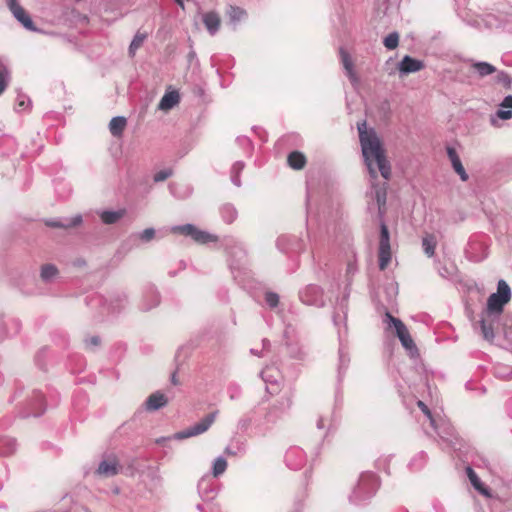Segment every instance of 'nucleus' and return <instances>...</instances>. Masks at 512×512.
I'll return each instance as SVG.
<instances>
[{"label": "nucleus", "mask_w": 512, "mask_h": 512, "mask_svg": "<svg viewBox=\"0 0 512 512\" xmlns=\"http://www.w3.org/2000/svg\"><path fill=\"white\" fill-rule=\"evenodd\" d=\"M511 300V289L504 280H499L497 292L487 299L486 309L480 320V328L485 340L492 341L495 337L493 323L503 313L504 306Z\"/></svg>", "instance_id": "f03ea898"}, {"label": "nucleus", "mask_w": 512, "mask_h": 512, "mask_svg": "<svg viewBox=\"0 0 512 512\" xmlns=\"http://www.w3.org/2000/svg\"><path fill=\"white\" fill-rule=\"evenodd\" d=\"M426 461L427 455L425 452L421 451L411 459V461L409 462V467L413 471L420 470L424 467Z\"/></svg>", "instance_id": "49530a36"}, {"label": "nucleus", "mask_w": 512, "mask_h": 512, "mask_svg": "<svg viewBox=\"0 0 512 512\" xmlns=\"http://www.w3.org/2000/svg\"><path fill=\"white\" fill-rule=\"evenodd\" d=\"M93 302L103 303L102 312L107 314H117L121 312L127 305V296L124 292H115L109 295L108 298L102 296H95L91 299Z\"/></svg>", "instance_id": "423d86ee"}, {"label": "nucleus", "mask_w": 512, "mask_h": 512, "mask_svg": "<svg viewBox=\"0 0 512 512\" xmlns=\"http://www.w3.org/2000/svg\"><path fill=\"white\" fill-rule=\"evenodd\" d=\"M300 301L308 306L321 308L325 305L323 289L315 284H309L299 291Z\"/></svg>", "instance_id": "6e6552de"}, {"label": "nucleus", "mask_w": 512, "mask_h": 512, "mask_svg": "<svg viewBox=\"0 0 512 512\" xmlns=\"http://www.w3.org/2000/svg\"><path fill=\"white\" fill-rule=\"evenodd\" d=\"M385 322L389 327H393L395 329V334L400 340L402 346L408 352L411 357H415L419 355L418 348L414 343L407 327L405 324L398 318H395L390 313H386Z\"/></svg>", "instance_id": "39448f33"}, {"label": "nucleus", "mask_w": 512, "mask_h": 512, "mask_svg": "<svg viewBox=\"0 0 512 512\" xmlns=\"http://www.w3.org/2000/svg\"><path fill=\"white\" fill-rule=\"evenodd\" d=\"M217 414H218V411H214V412L206 415L203 419H201L199 422L195 423L194 425H192L182 431L177 432L174 435V439L183 440V439L194 437V436H197V435H200V434L206 432L211 427L213 422L215 421Z\"/></svg>", "instance_id": "0eeeda50"}, {"label": "nucleus", "mask_w": 512, "mask_h": 512, "mask_svg": "<svg viewBox=\"0 0 512 512\" xmlns=\"http://www.w3.org/2000/svg\"><path fill=\"white\" fill-rule=\"evenodd\" d=\"M174 233H179L192 238L195 242L205 244L216 240V237L206 231L200 230L192 224L178 225L171 229Z\"/></svg>", "instance_id": "1a4fd4ad"}, {"label": "nucleus", "mask_w": 512, "mask_h": 512, "mask_svg": "<svg viewBox=\"0 0 512 512\" xmlns=\"http://www.w3.org/2000/svg\"><path fill=\"white\" fill-rule=\"evenodd\" d=\"M276 244L284 252H296L300 248V243L294 236L282 235L277 239Z\"/></svg>", "instance_id": "bb28decb"}, {"label": "nucleus", "mask_w": 512, "mask_h": 512, "mask_svg": "<svg viewBox=\"0 0 512 512\" xmlns=\"http://www.w3.org/2000/svg\"><path fill=\"white\" fill-rule=\"evenodd\" d=\"M260 376L266 383V391L270 394L275 393L279 387L280 372L278 369L267 366L260 372Z\"/></svg>", "instance_id": "2eb2a0df"}, {"label": "nucleus", "mask_w": 512, "mask_h": 512, "mask_svg": "<svg viewBox=\"0 0 512 512\" xmlns=\"http://www.w3.org/2000/svg\"><path fill=\"white\" fill-rule=\"evenodd\" d=\"M32 102L31 99L22 93H18L15 103V110L16 112H26L29 111L31 108Z\"/></svg>", "instance_id": "37998d69"}, {"label": "nucleus", "mask_w": 512, "mask_h": 512, "mask_svg": "<svg viewBox=\"0 0 512 512\" xmlns=\"http://www.w3.org/2000/svg\"><path fill=\"white\" fill-rule=\"evenodd\" d=\"M125 213L126 211L124 209H119L117 211L102 210L98 212V215L104 224L111 225L122 219Z\"/></svg>", "instance_id": "c756f323"}, {"label": "nucleus", "mask_w": 512, "mask_h": 512, "mask_svg": "<svg viewBox=\"0 0 512 512\" xmlns=\"http://www.w3.org/2000/svg\"><path fill=\"white\" fill-rule=\"evenodd\" d=\"M466 473L470 480V483L479 493H481L482 495H484L486 497L491 496L490 490L486 486L483 485L480 478L477 476L476 472L471 467L468 466L466 468Z\"/></svg>", "instance_id": "7c9ffc66"}, {"label": "nucleus", "mask_w": 512, "mask_h": 512, "mask_svg": "<svg viewBox=\"0 0 512 512\" xmlns=\"http://www.w3.org/2000/svg\"><path fill=\"white\" fill-rule=\"evenodd\" d=\"M284 338L286 345H288V342L294 343L295 341H298L297 331L292 325H287L285 327Z\"/></svg>", "instance_id": "864d4df0"}, {"label": "nucleus", "mask_w": 512, "mask_h": 512, "mask_svg": "<svg viewBox=\"0 0 512 512\" xmlns=\"http://www.w3.org/2000/svg\"><path fill=\"white\" fill-rule=\"evenodd\" d=\"M236 142L241 148H243V150L247 156L252 155L253 144H252V141L248 137L239 136V137H237Z\"/></svg>", "instance_id": "3c124183"}, {"label": "nucleus", "mask_w": 512, "mask_h": 512, "mask_svg": "<svg viewBox=\"0 0 512 512\" xmlns=\"http://www.w3.org/2000/svg\"><path fill=\"white\" fill-rule=\"evenodd\" d=\"M424 67L425 65L423 61L412 58L409 55L404 56L403 59L398 63V70L400 74L403 75L418 72Z\"/></svg>", "instance_id": "412c9836"}, {"label": "nucleus", "mask_w": 512, "mask_h": 512, "mask_svg": "<svg viewBox=\"0 0 512 512\" xmlns=\"http://www.w3.org/2000/svg\"><path fill=\"white\" fill-rule=\"evenodd\" d=\"M82 223V216L77 214L71 218L51 219L46 221V225L53 228H71Z\"/></svg>", "instance_id": "393cba45"}, {"label": "nucleus", "mask_w": 512, "mask_h": 512, "mask_svg": "<svg viewBox=\"0 0 512 512\" xmlns=\"http://www.w3.org/2000/svg\"><path fill=\"white\" fill-rule=\"evenodd\" d=\"M245 453V443L240 440H235L231 442L225 448V454L228 456H238L243 455Z\"/></svg>", "instance_id": "a19ab883"}, {"label": "nucleus", "mask_w": 512, "mask_h": 512, "mask_svg": "<svg viewBox=\"0 0 512 512\" xmlns=\"http://www.w3.org/2000/svg\"><path fill=\"white\" fill-rule=\"evenodd\" d=\"M339 54L346 76L349 78L353 86H357L359 83V78L354 70V63L350 54L343 47L339 49Z\"/></svg>", "instance_id": "6ab92c4d"}, {"label": "nucleus", "mask_w": 512, "mask_h": 512, "mask_svg": "<svg viewBox=\"0 0 512 512\" xmlns=\"http://www.w3.org/2000/svg\"><path fill=\"white\" fill-rule=\"evenodd\" d=\"M471 67L480 77H485L496 72V67L484 61H472Z\"/></svg>", "instance_id": "72a5a7b5"}, {"label": "nucleus", "mask_w": 512, "mask_h": 512, "mask_svg": "<svg viewBox=\"0 0 512 512\" xmlns=\"http://www.w3.org/2000/svg\"><path fill=\"white\" fill-rule=\"evenodd\" d=\"M447 155L454 171L459 175L460 179L462 181H467L468 174L462 165L461 159L457 154V151L453 147H447Z\"/></svg>", "instance_id": "4be33fe9"}, {"label": "nucleus", "mask_w": 512, "mask_h": 512, "mask_svg": "<svg viewBox=\"0 0 512 512\" xmlns=\"http://www.w3.org/2000/svg\"><path fill=\"white\" fill-rule=\"evenodd\" d=\"M172 175L171 169H163L154 174L153 179L155 182H161L166 180Z\"/></svg>", "instance_id": "052dcab7"}, {"label": "nucleus", "mask_w": 512, "mask_h": 512, "mask_svg": "<svg viewBox=\"0 0 512 512\" xmlns=\"http://www.w3.org/2000/svg\"><path fill=\"white\" fill-rule=\"evenodd\" d=\"M227 394L231 400H237L242 394L241 386L235 382L227 386Z\"/></svg>", "instance_id": "603ef678"}, {"label": "nucleus", "mask_w": 512, "mask_h": 512, "mask_svg": "<svg viewBox=\"0 0 512 512\" xmlns=\"http://www.w3.org/2000/svg\"><path fill=\"white\" fill-rule=\"evenodd\" d=\"M202 21L210 35H215L218 32L221 20L217 12L209 11L204 13L202 15Z\"/></svg>", "instance_id": "5701e85b"}, {"label": "nucleus", "mask_w": 512, "mask_h": 512, "mask_svg": "<svg viewBox=\"0 0 512 512\" xmlns=\"http://www.w3.org/2000/svg\"><path fill=\"white\" fill-rule=\"evenodd\" d=\"M147 36H148L147 33L140 32V31H138L134 35V37H133V39H132V41H131V43L129 45V49H128L129 56H131V57L135 56L136 51L143 45V43L146 40Z\"/></svg>", "instance_id": "58836bf2"}, {"label": "nucleus", "mask_w": 512, "mask_h": 512, "mask_svg": "<svg viewBox=\"0 0 512 512\" xmlns=\"http://www.w3.org/2000/svg\"><path fill=\"white\" fill-rule=\"evenodd\" d=\"M244 167H245L244 162H242V161L235 162L231 168V174L240 175V173L242 172Z\"/></svg>", "instance_id": "0e129e2a"}, {"label": "nucleus", "mask_w": 512, "mask_h": 512, "mask_svg": "<svg viewBox=\"0 0 512 512\" xmlns=\"http://www.w3.org/2000/svg\"><path fill=\"white\" fill-rule=\"evenodd\" d=\"M265 302L270 308L277 307L279 303V296L274 292H266L265 293Z\"/></svg>", "instance_id": "13d9d810"}, {"label": "nucleus", "mask_w": 512, "mask_h": 512, "mask_svg": "<svg viewBox=\"0 0 512 512\" xmlns=\"http://www.w3.org/2000/svg\"><path fill=\"white\" fill-rule=\"evenodd\" d=\"M512 119V95H507L500 102L497 111L490 115V124L493 127H500L499 120Z\"/></svg>", "instance_id": "f8f14e48"}, {"label": "nucleus", "mask_w": 512, "mask_h": 512, "mask_svg": "<svg viewBox=\"0 0 512 512\" xmlns=\"http://www.w3.org/2000/svg\"><path fill=\"white\" fill-rule=\"evenodd\" d=\"M422 247L425 252V254L428 257H432L435 253L436 248V239L433 235H427L422 240Z\"/></svg>", "instance_id": "de8ad7c7"}, {"label": "nucleus", "mask_w": 512, "mask_h": 512, "mask_svg": "<svg viewBox=\"0 0 512 512\" xmlns=\"http://www.w3.org/2000/svg\"><path fill=\"white\" fill-rule=\"evenodd\" d=\"M180 101V95L177 91L166 92L161 98L158 109L162 111H168L175 107Z\"/></svg>", "instance_id": "cd10ccee"}, {"label": "nucleus", "mask_w": 512, "mask_h": 512, "mask_svg": "<svg viewBox=\"0 0 512 512\" xmlns=\"http://www.w3.org/2000/svg\"><path fill=\"white\" fill-rule=\"evenodd\" d=\"M168 403L167 397L157 391L155 393H152L147 400L145 401V407L148 411H156L164 406H166Z\"/></svg>", "instance_id": "a878e982"}, {"label": "nucleus", "mask_w": 512, "mask_h": 512, "mask_svg": "<svg viewBox=\"0 0 512 512\" xmlns=\"http://www.w3.org/2000/svg\"><path fill=\"white\" fill-rule=\"evenodd\" d=\"M44 411L45 403L43 394L38 390H34L31 398L27 402V408L21 412V415L24 418L30 416L39 417L44 413Z\"/></svg>", "instance_id": "9b49d317"}, {"label": "nucleus", "mask_w": 512, "mask_h": 512, "mask_svg": "<svg viewBox=\"0 0 512 512\" xmlns=\"http://www.w3.org/2000/svg\"><path fill=\"white\" fill-rule=\"evenodd\" d=\"M228 463L223 456L217 457L212 464V475L217 478L221 476L227 469Z\"/></svg>", "instance_id": "c03bdc74"}, {"label": "nucleus", "mask_w": 512, "mask_h": 512, "mask_svg": "<svg viewBox=\"0 0 512 512\" xmlns=\"http://www.w3.org/2000/svg\"><path fill=\"white\" fill-rule=\"evenodd\" d=\"M285 462L290 469L299 470L306 463V454L300 447H290L286 451Z\"/></svg>", "instance_id": "ddd939ff"}, {"label": "nucleus", "mask_w": 512, "mask_h": 512, "mask_svg": "<svg viewBox=\"0 0 512 512\" xmlns=\"http://www.w3.org/2000/svg\"><path fill=\"white\" fill-rule=\"evenodd\" d=\"M292 404L291 395L286 393L281 397L276 404H274L271 409L267 413V419L269 421H275L277 418L281 417L286 411L289 410Z\"/></svg>", "instance_id": "f3484780"}, {"label": "nucleus", "mask_w": 512, "mask_h": 512, "mask_svg": "<svg viewBox=\"0 0 512 512\" xmlns=\"http://www.w3.org/2000/svg\"><path fill=\"white\" fill-rule=\"evenodd\" d=\"M383 44L384 46L388 49V50H393L395 48H397L398 44H399V34L397 32H391L389 33L385 38H384V41H383Z\"/></svg>", "instance_id": "09e8293b"}, {"label": "nucleus", "mask_w": 512, "mask_h": 512, "mask_svg": "<svg viewBox=\"0 0 512 512\" xmlns=\"http://www.w3.org/2000/svg\"><path fill=\"white\" fill-rule=\"evenodd\" d=\"M262 344H263V349L266 350L270 346V341L268 339H263Z\"/></svg>", "instance_id": "774afa93"}, {"label": "nucleus", "mask_w": 512, "mask_h": 512, "mask_svg": "<svg viewBox=\"0 0 512 512\" xmlns=\"http://www.w3.org/2000/svg\"><path fill=\"white\" fill-rule=\"evenodd\" d=\"M225 247L230 255L238 257L239 259L245 255V250L242 243L238 242L232 237L225 239Z\"/></svg>", "instance_id": "473e14b6"}, {"label": "nucleus", "mask_w": 512, "mask_h": 512, "mask_svg": "<svg viewBox=\"0 0 512 512\" xmlns=\"http://www.w3.org/2000/svg\"><path fill=\"white\" fill-rule=\"evenodd\" d=\"M11 80L10 70L3 59L0 58V96L5 92Z\"/></svg>", "instance_id": "e433bc0d"}, {"label": "nucleus", "mask_w": 512, "mask_h": 512, "mask_svg": "<svg viewBox=\"0 0 512 512\" xmlns=\"http://www.w3.org/2000/svg\"><path fill=\"white\" fill-rule=\"evenodd\" d=\"M17 449V442L9 436L0 437V456L12 455Z\"/></svg>", "instance_id": "2f4dec72"}, {"label": "nucleus", "mask_w": 512, "mask_h": 512, "mask_svg": "<svg viewBox=\"0 0 512 512\" xmlns=\"http://www.w3.org/2000/svg\"><path fill=\"white\" fill-rule=\"evenodd\" d=\"M288 165L294 170H301L306 165V157L299 151L289 153L287 157Z\"/></svg>", "instance_id": "f704fd0d"}, {"label": "nucleus", "mask_w": 512, "mask_h": 512, "mask_svg": "<svg viewBox=\"0 0 512 512\" xmlns=\"http://www.w3.org/2000/svg\"><path fill=\"white\" fill-rule=\"evenodd\" d=\"M198 493L204 501H211L217 495V484L210 476L202 477L198 482Z\"/></svg>", "instance_id": "4468645a"}, {"label": "nucleus", "mask_w": 512, "mask_h": 512, "mask_svg": "<svg viewBox=\"0 0 512 512\" xmlns=\"http://www.w3.org/2000/svg\"><path fill=\"white\" fill-rule=\"evenodd\" d=\"M58 275V269L54 264H45L41 267L40 277L44 282H50Z\"/></svg>", "instance_id": "79ce46f5"}, {"label": "nucleus", "mask_w": 512, "mask_h": 512, "mask_svg": "<svg viewBox=\"0 0 512 512\" xmlns=\"http://www.w3.org/2000/svg\"><path fill=\"white\" fill-rule=\"evenodd\" d=\"M431 427L442 440L448 443L452 444L456 438L452 424L444 418L436 417V425Z\"/></svg>", "instance_id": "dca6fc26"}, {"label": "nucleus", "mask_w": 512, "mask_h": 512, "mask_svg": "<svg viewBox=\"0 0 512 512\" xmlns=\"http://www.w3.org/2000/svg\"><path fill=\"white\" fill-rule=\"evenodd\" d=\"M287 347L292 358L298 360H303L306 358L307 351L302 345H299L298 341H295L294 343L288 342Z\"/></svg>", "instance_id": "ea45409f"}, {"label": "nucleus", "mask_w": 512, "mask_h": 512, "mask_svg": "<svg viewBox=\"0 0 512 512\" xmlns=\"http://www.w3.org/2000/svg\"><path fill=\"white\" fill-rule=\"evenodd\" d=\"M252 419L248 416L241 417L237 422V429L241 432L246 431L251 425Z\"/></svg>", "instance_id": "bf43d9fd"}, {"label": "nucleus", "mask_w": 512, "mask_h": 512, "mask_svg": "<svg viewBox=\"0 0 512 512\" xmlns=\"http://www.w3.org/2000/svg\"><path fill=\"white\" fill-rule=\"evenodd\" d=\"M21 328V324L16 319H7V320H1L0 321V340L16 335Z\"/></svg>", "instance_id": "b1692460"}, {"label": "nucleus", "mask_w": 512, "mask_h": 512, "mask_svg": "<svg viewBox=\"0 0 512 512\" xmlns=\"http://www.w3.org/2000/svg\"><path fill=\"white\" fill-rule=\"evenodd\" d=\"M418 407L421 409V411L426 415L428 418L430 425H436V417H434L430 411V409L427 407V405L423 401L417 402Z\"/></svg>", "instance_id": "4d7b16f0"}, {"label": "nucleus", "mask_w": 512, "mask_h": 512, "mask_svg": "<svg viewBox=\"0 0 512 512\" xmlns=\"http://www.w3.org/2000/svg\"><path fill=\"white\" fill-rule=\"evenodd\" d=\"M231 181L235 186H237V187L241 186L240 175L231 174Z\"/></svg>", "instance_id": "69168bd1"}, {"label": "nucleus", "mask_w": 512, "mask_h": 512, "mask_svg": "<svg viewBox=\"0 0 512 512\" xmlns=\"http://www.w3.org/2000/svg\"><path fill=\"white\" fill-rule=\"evenodd\" d=\"M359 139L364 162L371 178V191L367 209L370 213L377 214L379 220L380 235L378 258L380 270H385L392 259L390 246V233L384 221L386 213L387 180L391 176V166L386 158L385 150L376 132L366 130V123L358 124Z\"/></svg>", "instance_id": "f257e3e1"}, {"label": "nucleus", "mask_w": 512, "mask_h": 512, "mask_svg": "<svg viewBox=\"0 0 512 512\" xmlns=\"http://www.w3.org/2000/svg\"><path fill=\"white\" fill-rule=\"evenodd\" d=\"M170 192L177 198H186L191 194V189L188 186L171 183L169 185Z\"/></svg>", "instance_id": "a18cd8bd"}, {"label": "nucleus", "mask_w": 512, "mask_h": 512, "mask_svg": "<svg viewBox=\"0 0 512 512\" xmlns=\"http://www.w3.org/2000/svg\"><path fill=\"white\" fill-rule=\"evenodd\" d=\"M156 235V231L154 228H146L145 230H143L142 232L138 233L137 234V237L142 241V242H150Z\"/></svg>", "instance_id": "5fc2aeb1"}, {"label": "nucleus", "mask_w": 512, "mask_h": 512, "mask_svg": "<svg viewBox=\"0 0 512 512\" xmlns=\"http://www.w3.org/2000/svg\"><path fill=\"white\" fill-rule=\"evenodd\" d=\"M316 426L319 430H324L326 428L329 430L331 428L330 420L328 417L320 416L316 422Z\"/></svg>", "instance_id": "e2e57ef3"}, {"label": "nucleus", "mask_w": 512, "mask_h": 512, "mask_svg": "<svg viewBox=\"0 0 512 512\" xmlns=\"http://www.w3.org/2000/svg\"><path fill=\"white\" fill-rule=\"evenodd\" d=\"M227 14L231 20V22H238L240 21L241 19H243V17L245 16V11L240 8V7H236V6H230L229 9L227 10Z\"/></svg>", "instance_id": "8fccbe9b"}, {"label": "nucleus", "mask_w": 512, "mask_h": 512, "mask_svg": "<svg viewBox=\"0 0 512 512\" xmlns=\"http://www.w3.org/2000/svg\"><path fill=\"white\" fill-rule=\"evenodd\" d=\"M379 485V479L376 474L372 472L362 473L349 497L350 502L360 504L370 499L375 495Z\"/></svg>", "instance_id": "7ed1b4c3"}, {"label": "nucleus", "mask_w": 512, "mask_h": 512, "mask_svg": "<svg viewBox=\"0 0 512 512\" xmlns=\"http://www.w3.org/2000/svg\"><path fill=\"white\" fill-rule=\"evenodd\" d=\"M160 303V295L154 286H148L144 290L140 309L142 311H149L157 307Z\"/></svg>", "instance_id": "a211bd4d"}, {"label": "nucleus", "mask_w": 512, "mask_h": 512, "mask_svg": "<svg viewBox=\"0 0 512 512\" xmlns=\"http://www.w3.org/2000/svg\"><path fill=\"white\" fill-rule=\"evenodd\" d=\"M220 215L227 224L233 223L238 217V211L232 204H224L220 208Z\"/></svg>", "instance_id": "4c0bfd02"}, {"label": "nucleus", "mask_w": 512, "mask_h": 512, "mask_svg": "<svg viewBox=\"0 0 512 512\" xmlns=\"http://www.w3.org/2000/svg\"><path fill=\"white\" fill-rule=\"evenodd\" d=\"M6 6L12 13L14 18L23 25V27L29 31H35L36 27L31 17L21 6L20 0H5Z\"/></svg>", "instance_id": "9d476101"}, {"label": "nucleus", "mask_w": 512, "mask_h": 512, "mask_svg": "<svg viewBox=\"0 0 512 512\" xmlns=\"http://www.w3.org/2000/svg\"><path fill=\"white\" fill-rule=\"evenodd\" d=\"M349 363H350V357L348 355V352L345 349V347L342 346V344H340L339 363H338V368H337V379H338L339 383L342 382L345 372L348 369Z\"/></svg>", "instance_id": "c85d7f7f"}, {"label": "nucleus", "mask_w": 512, "mask_h": 512, "mask_svg": "<svg viewBox=\"0 0 512 512\" xmlns=\"http://www.w3.org/2000/svg\"><path fill=\"white\" fill-rule=\"evenodd\" d=\"M194 59H196V53H195V51L192 50L188 54V60H189V62H192Z\"/></svg>", "instance_id": "338daca9"}, {"label": "nucleus", "mask_w": 512, "mask_h": 512, "mask_svg": "<svg viewBox=\"0 0 512 512\" xmlns=\"http://www.w3.org/2000/svg\"><path fill=\"white\" fill-rule=\"evenodd\" d=\"M496 81L499 83V84H502L505 88H510L511 87V84H512V79L511 77L509 76V74H507L506 72L504 71H500L497 75H496Z\"/></svg>", "instance_id": "6e6d98bb"}, {"label": "nucleus", "mask_w": 512, "mask_h": 512, "mask_svg": "<svg viewBox=\"0 0 512 512\" xmlns=\"http://www.w3.org/2000/svg\"><path fill=\"white\" fill-rule=\"evenodd\" d=\"M86 348H96L100 345V338L98 336H91L84 340Z\"/></svg>", "instance_id": "680f3d73"}, {"label": "nucleus", "mask_w": 512, "mask_h": 512, "mask_svg": "<svg viewBox=\"0 0 512 512\" xmlns=\"http://www.w3.org/2000/svg\"><path fill=\"white\" fill-rule=\"evenodd\" d=\"M120 465L115 456H110L107 459H103L96 470L97 474L112 477L119 473Z\"/></svg>", "instance_id": "aec40b11"}, {"label": "nucleus", "mask_w": 512, "mask_h": 512, "mask_svg": "<svg viewBox=\"0 0 512 512\" xmlns=\"http://www.w3.org/2000/svg\"><path fill=\"white\" fill-rule=\"evenodd\" d=\"M126 125H127V120L125 117H123V116L113 117L109 123L110 133L114 137H119L122 135Z\"/></svg>", "instance_id": "c9c22d12"}, {"label": "nucleus", "mask_w": 512, "mask_h": 512, "mask_svg": "<svg viewBox=\"0 0 512 512\" xmlns=\"http://www.w3.org/2000/svg\"><path fill=\"white\" fill-rule=\"evenodd\" d=\"M358 272L357 266V254L353 248H349L346 252V287L343 298L338 303V309L343 313V317H340L338 314H334L333 321L336 326H338L341 322H345L346 320V310H347V300L349 297V287L352 283V279L354 275Z\"/></svg>", "instance_id": "20e7f679"}]
</instances>
